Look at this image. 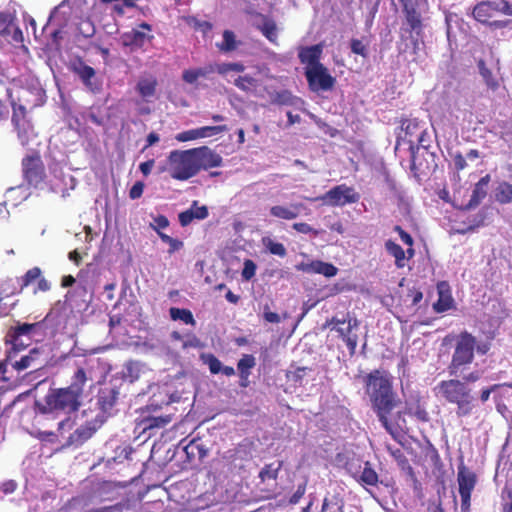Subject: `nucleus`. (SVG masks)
Instances as JSON below:
<instances>
[{
  "label": "nucleus",
  "instance_id": "obj_3",
  "mask_svg": "<svg viewBox=\"0 0 512 512\" xmlns=\"http://www.w3.org/2000/svg\"><path fill=\"white\" fill-rule=\"evenodd\" d=\"M367 392L371 397L379 421L386 431L395 437L397 430L388 420V415L396 406L389 380L380 375L378 371L371 373L367 381Z\"/></svg>",
  "mask_w": 512,
  "mask_h": 512
},
{
  "label": "nucleus",
  "instance_id": "obj_24",
  "mask_svg": "<svg viewBox=\"0 0 512 512\" xmlns=\"http://www.w3.org/2000/svg\"><path fill=\"white\" fill-rule=\"evenodd\" d=\"M359 326V321L356 318H349L347 320V327H337L336 331L340 334L343 340L346 342L351 353H354L357 343L358 336L352 331Z\"/></svg>",
  "mask_w": 512,
  "mask_h": 512
},
{
  "label": "nucleus",
  "instance_id": "obj_62",
  "mask_svg": "<svg viewBox=\"0 0 512 512\" xmlns=\"http://www.w3.org/2000/svg\"><path fill=\"white\" fill-rule=\"evenodd\" d=\"M17 488V483L14 480H7L2 483L0 489L4 494H11Z\"/></svg>",
  "mask_w": 512,
  "mask_h": 512
},
{
  "label": "nucleus",
  "instance_id": "obj_20",
  "mask_svg": "<svg viewBox=\"0 0 512 512\" xmlns=\"http://www.w3.org/2000/svg\"><path fill=\"white\" fill-rule=\"evenodd\" d=\"M152 38V35H148L137 29H132L129 32L123 33L120 39L123 46L129 47L131 51H136L143 48L145 43Z\"/></svg>",
  "mask_w": 512,
  "mask_h": 512
},
{
  "label": "nucleus",
  "instance_id": "obj_52",
  "mask_svg": "<svg viewBox=\"0 0 512 512\" xmlns=\"http://www.w3.org/2000/svg\"><path fill=\"white\" fill-rule=\"evenodd\" d=\"M169 221L168 219L163 215H158L154 217L153 222L150 223V227L154 229L155 231L161 232L160 229H164L168 227Z\"/></svg>",
  "mask_w": 512,
  "mask_h": 512
},
{
  "label": "nucleus",
  "instance_id": "obj_46",
  "mask_svg": "<svg viewBox=\"0 0 512 512\" xmlns=\"http://www.w3.org/2000/svg\"><path fill=\"white\" fill-rule=\"evenodd\" d=\"M158 235L164 243H166L170 246L169 251H168L170 254L179 250L183 246V243L181 241H179L178 239H174L165 233L158 232Z\"/></svg>",
  "mask_w": 512,
  "mask_h": 512
},
{
  "label": "nucleus",
  "instance_id": "obj_8",
  "mask_svg": "<svg viewBox=\"0 0 512 512\" xmlns=\"http://www.w3.org/2000/svg\"><path fill=\"white\" fill-rule=\"evenodd\" d=\"M475 346L476 339L470 333L463 332L459 335L449 367L450 374L456 375L461 366L472 362Z\"/></svg>",
  "mask_w": 512,
  "mask_h": 512
},
{
  "label": "nucleus",
  "instance_id": "obj_50",
  "mask_svg": "<svg viewBox=\"0 0 512 512\" xmlns=\"http://www.w3.org/2000/svg\"><path fill=\"white\" fill-rule=\"evenodd\" d=\"M171 417L166 416H159V417H152L148 420L147 428H160L166 426L168 423H170Z\"/></svg>",
  "mask_w": 512,
  "mask_h": 512
},
{
  "label": "nucleus",
  "instance_id": "obj_4",
  "mask_svg": "<svg viewBox=\"0 0 512 512\" xmlns=\"http://www.w3.org/2000/svg\"><path fill=\"white\" fill-rule=\"evenodd\" d=\"M12 106V124L15 128H28L33 125L32 109L42 106L46 100L45 90L39 86L21 87L16 103L11 90V98L6 97Z\"/></svg>",
  "mask_w": 512,
  "mask_h": 512
},
{
  "label": "nucleus",
  "instance_id": "obj_27",
  "mask_svg": "<svg viewBox=\"0 0 512 512\" xmlns=\"http://www.w3.org/2000/svg\"><path fill=\"white\" fill-rule=\"evenodd\" d=\"M281 467L282 462L278 460L265 465L259 473V478L261 479V482H267L268 486L274 487L275 481L277 479Z\"/></svg>",
  "mask_w": 512,
  "mask_h": 512
},
{
  "label": "nucleus",
  "instance_id": "obj_6",
  "mask_svg": "<svg viewBox=\"0 0 512 512\" xmlns=\"http://www.w3.org/2000/svg\"><path fill=\"white\" fill-rule=\"evenodd\" d=\"M498 14L512 16V3L506 0H483L478 2L472 10V16L476 21L494 28H506L509 20L491 21Z\"/></svg>",
  "mask_w": 512,
  "mask_h": 512
},
{
  "label": "nucleus",
  "instance_id": "obj_39",
  "mask_svg": "<svg viewBox=\"0 0 512 512\" xmlns=\"http://www.w3.org/2000/svg\"><path fill=\"white\" fill-rule=\"evenodd\" d=\"M263 245L266 249L273 255H277L279 257H284L287 254L286 248L282 243L275 242L269 237H265L262 240Z\"/></svg>",
  "mask_w": 512,
  "mask_h": 512
},
{
  "label": "nucleus",
  "instance_id": "obj_17",
  "mask_svg": "<svg viewBox=\"0 0 512 512\" xmlns=\"http://www.w3.org/2000/svg\"><path fill=\"white\" fill-rule=\"evenodd\" d=\"M70 70L76 74L82 83L91 91L95 90L92 79L96 76V71L93 67L87 65L81 57H77L70 63Z\"/></svg>",
  "mask_w": 512,
  "mask_h": 512
},
{
  "label": "nucleus",
  "instance_id": "obj_53",
  "mask_svg": "<svg viewBox=\"0 0 512 512\" xmlns=\"http://www.w3.org/2000/svg\"><path fill=\"white\" fill-rule=\"evenodd\" d=\"M206 363L208 364L211 373L218 374L221 372L223 365L215 356H207Z\"/></svg>",
  "mask_w": 512,
  "mask_h": 512
},
{
  "label": "nucleus",
  "instance_id": "obj_10",
  "mask_svg": "<svg viewBox=\"0 0 512 512\" xmlns=\"http://www.w3.org/2000/svg\"><path fill=\"white\" fill-rule=\"evenodd\" d=\"M46 403L50 410L70 413L78 409L80 398L66 387L51 391L46 397Z\"/></svg>",
  "mask_w": 512,
  "mask_h": 512
},
{
  "label": "nucleus",
  "instance_id": "obj_13",
  "mask_svg": "<svg viewBox=\"0 0 512 512\" xmlns=\"http://www.w3.org/2000/svg\"><path fill=\"white\" fill-rule=\"evenodd\" d=\"M23 173L29 185L38 188L44 180V166L39 156L30 155L22 161Z\"/></svg>",
  "mask_w": 512,
  "mask_h": 512
},
{
  "label": "nucleus",
  "instance_id": "obj_30",
  "mask_svg": "<svg viewBox=\"0 0 512 512\" xmlns=\"http://www.w3.org/2000/svg\"><path fill=\"white\" fill-rule=\"evenodd\" d=\"M493 196L500 204L512 203V184L506 181L499 182L493 191Z\"/></svg>",
  "mask_w": 512,
  "mask_h": 512
},
{
  "label": "nucleus",
  "instance_id": "obj_22",
  "mask_svg": "<svg viewBox=\"0 0 512 512\" xmlns=\"http://www.w3.org/2000/svg\"><path fill=\"white\" fill-rule=\"evenodd\" d=\"M348 471L362 485L375 486L378 483V475L369 462H365L363 466L360 465L358 470L352 471L348 468Z\"/></svg>",
  "mask_w": 512,
  "mask_h": 512
},
{
  "label": "nucleus",
  "instance_id": "obj_29",
  "mask_svg": "<svg viewBox=\"0 0 512 512\" xmlns=\"http://www.w3.org/2000/svg\"><path fill=\"white\" fill-rule=\"evenodd\" d=\"M156 87L157 80L155 77H142L136 85V90L143 99L148 100L155 95Z\"/></svg>",
  "mask_w": 512,
  "mask_h": 512
},
{
  "label": "nucleus",
  "instance_id": "obj_40",
  "mask_svg": "<svg viewBox=\"0 0 512 512\" xmlns=\"http://www.w3.org/2000/svg\"><path fill=\"white\" fill-rule=\"evenodd\" d=\"M38 328H39L38 323H35V324L23 323V324L17 325L11 334L21 336V337H26L27 340H31V337L33 336L35 330Z\"/></svg>",
  "mask_w": 512,
  "mask_h": 512
},
{
  "label": "nucleus",
  "instance_id": "obj_64",
  "mask_svg": "<svg viewBox=\"0 0 512 512\" xmlns=\"http://www.w3.org/2000/svg\"><path fill=\"white\" fill-rule=\"evenodd\" d=\"M10 36H11L12 40L16 43H21L24 40L22 30L15 24L12 28Z\"/></svg>",
  "mask_w": 512,
  "mask_h": 512
},
{
  "label": "nucleus",
  "instance_id": "obj_41",
  "mask_svg": "<svg viewBox=\"0 0 512 512\" xmlns=\"http://www.w3.org/2000/svg\"><path fill=\"white\" fill-rule=\"evenodd\" d=\"M255 358L252 355H244L239 361H238V370L240 371V375L242 378H247L250 374V369L255 366Z\"/></svg>",
  "mask_w": 512,
  "mask_h": 512
},
{
  "label": "nucleus",
  "instance_id": "obj_9",
  "mask_svg": "<svg viewBox=\"0 0 512 512\" xmlns=\"http://www.w3.org/2000/svg\"><path fill=\"white\" fill-rule=\"evenodd\" d=\"M304 75L309 89L315 93L330 91L336 83L335 77L329 73L324 65L315 68H304Z\"/></svg>",
  "mask_w": 512,
  "mask_h": 512
},
{
  "label": "nucleus",
  "instance_id": "obj_26",
  "mask_svg": "<svg viewBox=\"0 0 512 512\" xmlns=\"http://www.w3.org/2000/svg\"><path fill=\"white\" fill-rule=\"evenodd\" d=\"M146 371V367L143 363L139 361H128L124 364L122 369V377L124 380L133 383L137 381L142 374Z\"/></svg>",
  "mask_w": 512,
  "mask_h": 512
},
{
  "label": "nucleus",
  "instance_id": "obj_59",
  "mask_svg": "<svg viewBox=\"0 0 512 512\" xmlns=\"http://www.w3.org/2000/svg\"><path fill=\"white\" fill-rule=\"evenodd\" d=\"M144 190V184L142 182H136L130 189L129 196L131 199H138L141 197Z\"/></svg>",
  "mask_w": 512,
  "mask_h": 512
},
{
  "label": "nucleus",
  "instance_id": "obj_60",
  "mask_svg": "<svg viewBox=\"0 0 512 512\" xmlns=\"http://www.w3.org/2000/svg\"><path fill=\"white\" fill-rule=\"evenodd\" d=\"M337 272H338L337 267H335L333 264L325 262L322 272H321V275H324L325 277L330 278V277H334L337 274Z\"/></svg>",
  "mask_w": 512,
  "mask_h": 512
},
{
  "label": "nucleus",
  "instance_id": "obj_37",
  "mask_svg": "<svg viewBox=\"0 0 512 512\" xmlns=\"http://www.w3.org/2000/svg\"><path fill=\"white\" fill-rule=\"evenodd\" d=\"M169 312L173 320H180L185 324L195 325V320L190 310L172 307Z\"/></svg>",
  "mask_w": 512,
  "mask_h": 512
},
{
  "label": "nucleus",
  "instance_id": "obj_14",
  "mask_svg": "<svg viewBox=\"0 0 512 512\" xmlns=\"http://www.w3.org/2000/svg\"><path fill=\"white\" fill-rule=\"evenodd\" d=\"M405 132L404 136H399V138L403 142L409 143V150L411 152L412 161L415 162V150L419 148L427 149L431 142L433 136L436 137V130H432V132H428L427 130H422L420 133L415 134L416 130H403Z\"/></svg>",
  "mask_w": 512,
  "mask_h": 512
},
{
  "label": "nucleus",
  "instance_id": "obj_11",
  "mask_svg": "<svg viewBox=\"0 0 512 512\" xmlns=\"http://www.w3.org/2000/svg\"><path fill=\"white\" fill-rule=\"evenodd\" d=\"M359 199L360 195L355 189L345 184L338 185L327 191L324 195L315 198V200H321L324 204L329 206H344L346 204L356 203Z\"/></svg>",
  "mask_w": 512,
  "mask_h": 512
},
{
  "label": "nucleus",
  "instance_id": "obj_12",
  "mask_svg": "<svg viewBox=\"0 0 512 512\" xmlns=\"http://www.w3.org/2000/svg\"><path fill=\"white\" fill-rule=\"evenodd\" d=\"M457 482L461 497V511L469 512L471 492L474 490L476 485V475L469 471L465 466H460L457 473Z\"/></svg>",
  "mask_w": 512,
  "mask_h": 512
},
{
  "label": "nucleus",
  "instance_id": "obj_16",
  "mask_svg": "<svg viewBox=\"0 0 512 512\" xmlns=\"http://www.w3.org/2000/svg\"><path fill=\"white\" fill-rule=\"evenodd\" d=\"M193 154L196 162L197 172L219 167L222 164V157L206 146L194 148Z\"/></svg>",
  "mask_w": 512,
  "mask_h": 512
},
{
  "label": "nucleus",
  "instance_id": "obj_58",
  "mask_svg": "<svg viewBox=\"0 0 512 512\" xmlns=\"http://www.w3.org/2000/svg\"><path fill=\"white\" fill-rule=\"evenodd\" d=\"M263 318L269 323H279L281 322V317L279 314L269 311L268 306L264 307Z\"/></svg>",
  "mask_w": 512,
  "mask_h": 512
},
{
  "label": "nucleus",
  "instance_id": "obj_7",
  "mask_svg": "<svg viewBox=\"0 0 512 512\" xmlns=\"http://www.w3.org/2000/svg\"><path fill=\"white\" fill-rule=\"evenodd\" d=\"M197 167L192 149L174 150L168 156L167 171L173 179L188 180L198 173Z\"/></svg>",
  "mask_w": 512,
  "mask_h": 512
},
{
  "label": "nucleus",
  "instance_id": "obj_2",
  "mask_svg": "<svg viewBox=\"0 0 512 512\" xmlns=\"http://www.w3.org/2000/svg\"><path fill=\"white\" fill-rule=\"evenodd\" d=\"M367 392L371 397L379 421L386 431L395 437L397 430L388 420V415L396 406L389 380L380 375L378 371L371 373L367 381Z\"/></svg>",
  "mask_w": 512,
  "mask_h": 512
},
{
  "label": "nucleus",
  "instance_id": "obj_54",
  "mask_svg": "<svg viewBox=\"0 0 512 512\" xmlns=\"http://www.w3.org/2000/svg\"><path fill=\"white\" fill-rule=\"evenodd\" d=\"M41 275V270L38 267H34L32 269H29L24 278H23V285L28 286L31 282L39 278Z\"/></svg>",
  "mask_w": 512,
  "mask_h": 512
},
{
  "label": "nucleus",
  "instance_id": "obj_63",
  "mask_svg": "<svg viewBox=\"0 0 512 512\" xmlns=\"http://www.w3.org/2000/svg\"><path fill=\"white\" fill-rule=\"evenodd\" d=\"M305 493V485H299L296 489V491L291 496L289 502L291 504H296L299 502V500L303 497Z\"/></svg>",
  "mask_w": 512,
  "mask_h": 512
},
{
  "label": "nucleus",
  "instance_id": "obj_35",
  "mask_svg": "<svg viewBox=\"0 0 512 512\" xmlns=\"http://www.w3.org/2000/svg\"><path fill=\"white\" fill-rule=\"evenodd\" d=\"M217 47L222 52L234 51L237 48L235 34L230 30H225L223 32V41L222 43H218Z\"/></svg>",
  "mask_w": 512,
  "mask_h": 512
},
{
  "label": "nucleus",
  "instance_id": "obj_1",
  "mask_svg": "<svg viewBox=\"0 0 512 512\" xmlns=\"http://www.w3.org/2000/svg\"><path fill=\"white\" fill-rule=\"evenodd\" d=\"M121 383L111 381L101 388L97 395L99 412L84 425L75 430L69 437L70 443L80 445L88 440L99 429L106 419L113 414L114 407L121 395Z\"/></svg>",
  "mask_w": 512,
  "mask_h": 512
},
{
  "label": "nucleus",
  "instance_id": "obj_42",
  "mask_svg": "<svg viewBox=\"0 0 512 512\" xmlns=\"http://www.w3.org/2000/svg\"><path fill=\"white\" fill-rule=\"evenodd\" d=\"M272 104L291 105V104H293V95L287 89H282L280 91H276V93L273 94Z\"/></svg>",
  "mask_w": 512,
  "mask_h": 512
},
{
  "label": "nucleus",
  "instance_id": "obj_5",
  "mask_svg": "<svg viewBox=\"0 0 512 512\" xmlns=\"http://www.w3.org/2000/svg\"><path fill=\"white\" fill-rule=\"evenodd\" d=\"M436 395L444 398L449 403L457 405L456 414L458 417L468 416L474 409L471 390L460 380L441 381L434 388Z\"/></svg>",
  "mask_w": 512,
  "mask_h": 512
},
{
  "label": "nucleus",
  "instance_id": "obj_49",
  "mask_svg": "<svg viewBox=\"0 0 512 512\" xmlns=\"http://www.w3.org/2000/svg\"><path fill=\"white\" fill-rule=\"evenodd\" d=\"M255 273L256 264L250 259L245 260L244 267L242 270V278L248 281L255 276Z\"/></svg>",
  "mask_w": 512,
  "mask_h": 512
},
{
  "label": "nucleus",
  "instance_id": "obj_28",
  "mask_svg": "<svg viewBox=\"0 0 512 512\" xmlns=\"http://www.w3.org/2000/svg\"><path fill=\"white\" fill-rule=\"evenodd\" d=\"M235 86L240 90L252 93L258 97H264V95L259 91L260 84L257 79L253 78L249 75L239 76L235 82Z\"/></svg>",
  "mask_w": 512,
  "mask_h": 512
},
{
  "label": "nucleus",
  "instance_id": "obj_25",
  "mask_svg": "<svg viewBox=\"0 0 512 512\" xmlns=\"http://www.w3.org/2000/svg\"><path fill=\"white\" fill-rule=\"evenodd\" d=\"M490 182V175H485L476 184L473 189L471 198L467 204L468 209H472L480 204L487 195V186Z\"/></svg>",
  "mask_w": 512,
  "mask_h": 512
},
{
  "label": "nucleus",
  "instance_id": "obj_48",
  "mask_svg": "<svg viewBox=\"0 0 512 512\" xmlns=\"http://www.w3.org/2000/svg\"><path fill=\"white\" fill-rule=\"evenodd\" d=\"M188 23L193 26L196 30H200L204 34L208 33L212 29V24L208 21H199L195 17H190Z\"/></svg>",
  "mask_w": 512,
  "mask_h": 512
},
{
  "label": "nucleus",
  "instance_id": "obj_56",
  "mask_svg": "<svg viewBox=\"0 0 512 512\" xmlns=\"http://www.w3.org/2000/svg\"><path fill=\"white\" fill-rule=\"evenodd\" d=\"M198 75V78H206L210 74L217 72V64H209L204 67H200L195 69Z\"/></svg>",
  "mask_w": 512,
  "mask_h": 512
},
{
  "label": "nucleus",
  "instance_id": "obj_15",
  "mask_svg": "<svg viewBox=\"0 0 512 512\" xmlns=\"http://www.w3.org/2000/svg\"><path fill=\"white\" fill-rule=\"evenodd\" d=\"M40 355L41 350L39 348H33L27 355L22 356L19 360H15L14 352H8L6 362H8L13 369L21 372L29 368H38L42 364Z\"/></svg>",
  "mask_w": 512,
  "mask_h": 512
},
{
  "label": "nucleus",
  "instance_id": "obj_55",
  "mask_svg": "<svg viewBox=\"0 0 512 512\" xmlns=\"http://www.w3.org/2000/svg\"><path fill=\"white\" fill-rule=\"evenodd\" d=\"M292 227L297 232L302 233V234L312 233L314 236H317L319 234V232L317 230H315L313 227H311L307 223H303V222H301V223H294Z\"/></svg>",
  "mask_w": 512,
  "mask_h": 512
},
{
  "label": "nucleus",
  "instance_id": "obj_32",
  "mask_svg": "<svg viewBox=\"0 0 512 512\" xmlns=\"http://www.w3.org/2000/svg\"><path fill=\"white\" fill-rule=\"evenodd\" d=\"M87 380H88V378L86 376L85 371L82 368H79L75 372L70 386H68L67 388L70 391L74 392V394L77 397L81 398L83 389H84V386H85Z\"/></svg>",
  "mask_w": 512,
  "mask_h": 512
},
{
  "label": "nucleus",
  "instance_id": "obj_61",
  "mask_svg": "<svg viewBox=\"0 0 512 512\" xmlns=\"http://www.w3.org/2000/svg\"><path fill=\"white\" fill-rule=\"evenodd\" d=\"M193 219L194 217L190 209L183 211L179 214V222L182 226L189 225Z\"/></svg>",
  "mask_w": 512,
  "mask_h": 512
},
{
  "label": "nucleus",
  "instance_id": "obj_57",
  "mask_svg": "<svg viewBox=\"0 0 512 512\" xmlns=\"http://www.w3.org/2000/svg\"><path fill=\"white\" fill-rule=\"evenodd\" d=\"M182 79L189 84H194L199 78L195 69H187L182 73Z\"/></svg>",
  "mask_w": 512,
  "mask_h": 512
},
{
  "label": "nucleus",
  "instance_id": "obj_44",
  "mask_svg": "<svg viewBox=\"0 0 512 512\" xmlns=\"http://www.w3.org/2000/svg\"><path fill=\"white\" fill-rule=\"evenodd\" d=\"M244 70L245 66L240 62L217 64V73L222 75H225L231 71L240 73Z\"/></svg>",
  "mask_w": 512,
  "mask_h": 512
},
{
  "label": "nucleus",
  "instance_id": "obj_47",
  "mask_svg": "<svg viewBox=\"0 0 512 512\" xmlns=\"http://www.w3.org/2000/svg\"><path fill=\"white\" fill-rule=\"evenodd\" d=\"M11 337V343H12V350L10 352H14L16 354L17 351L24 349L29 345V341L26 337L17 336L14 334L10 335Z\"/></svg>",
  "mask_w": 512,
  "mask_h": 512
},
{
  "label": "nucleus",
  "instance_id": "obj_21",
  "mask_svg": "<svg viewBox=\"0 0 512 512\" xmlns=\"http://www.w3.org/2000/svg\"><path fill=\"white\" fill-rule=\"evenodd\" d=\"M303 512H318L317 507L313 509V502H310ZM321 512H344V500L338 493L328 494L322 504Z\"/></svg>",
  "mask_w": 512,
  "mask_h": 512
},
{
  "label": "nucleus",
  "instance_id": "obj_19",
  "mask_svg": "<svg viewBox=\"0 0 512 512\" xmlns=\"http://www.w3.org/2000/svg\"><path fill=\"white\" fill-rule=\"evenodd\" d=\"M403 7L405 20L409 32H415L417 36L422 33L423 24L420 12L408 0H399Z\"/></svg>",
  "mask_w": 512,
  "mask_h": 512
},
{
  "label": "nucleus",
  "instance_id": "obj_43",
  "mask_svg": "<svg viewBox=\"0 0 512 512\" xmlns=\"http://www.w3.org/2000/svg\"><path fill=\"white\" fill-rule=\"evenodd\" d=\"M208 130H186L182 133H179L176 136V139L180 142H186L190 140H194L197 138H204L207 136H211L212 134L206 133Z\"/></svg>",
  "mask_w": 512,
  "mask_h": 512
},
{
  "label": "nucleus",
  "instance_id": "obj_31",
  "mask_svg": "<svg viewBox=\"0 0 512 512\" xmlns=\"http://www.w3.org/2000/svg\"><path fill=\"white\" fill-rule=\"evenodd\" d=\"M386 251L395 258V265L398 268L406 266V256L403 248L392 240H387L385 243Z\"/></svg>",
  "mask_w": 512,
  "mask_h": 512
},
{
  "label": "nucleus",
  "instance_id": "obj_38",
  "mask_svg": "<svg viewBox=\"0 0 512 512\" xmlns=\"http://www.w3.org/2000/svg\"><path fill=\"white\" fill-rule=\"evenodd\" d=\"M13 26L14 17L10 13L0 12V36H10Z\"/></svg>",
  "mask_w": 512,
  "mask_h": 512
},
{
  "label": "nucleus",
  "instance_id": "obj_33",
  "mask_svg": "<svg viewBox=\"0 0 512 512\" xmlns=\"http://www.w3.org/2000/svg\"><path fill=\"white\" fill-rule=\"evenodd\" d=\"M258 29L271 43L277 44L278 29L274 20L265 17Z\"/></svg>",
  "mask_w": 512,
  "mask_h": 512
},
{
  "label": "nucleus",
  "instance_id": "obj_36",
  "mask_svg": "<svg viewBox=\"0 0 512 512\" xmlns=\"http://www.w3.org/2000/svg\"><path fill=\"white\" fill-rule=\"evenodd\" d=\"M478 68L481 76L483 77L486 85L492 89L496 90L499 86L498 81L494 78L492 71L486 67L484 60L478 61Z\"/></svg>",
  "mask_w": 512,
  "mask_h": 512
},
{
  "label": "nucleus",
  "instance_id": "obj_51",
  "mask_svg": "<svg viewBox=\"0 0 512 512\" xmlns=\"http://www.w3.org/2000/svg\"><path fill=\"white\" fill-rule=\"evenodd\" d=\"M194 219L203 220L208 217V209L206 206H197V202L194 201L190 208Z\"/></svg>",
  "mask_w": 512,
  "mask_h": 512
},
{
  "label": "nucleus",
  "instance_id": "obj_34",
  "mask_svg": "<svg viewBox=\"0 0 512 512\" xmlns=\"http://www.w3.org/2000/svg\"><path fill=\"white\" fill-rule=\"evenodd\" d=\"M6 196L9 201H12V204L14 206H17L20 202L25 200L29 193L27 192V188L25 186H17V187H10L6 191Z\"/></svg>",
  "mask_w": 512,
  "mask_h": 512
},
{
  "label": "nucleus",
  "instance_id": "obj_23",
  "mask_svg": "<svg viewBox=\"0 0 512 512\" xmlns=\"http://www.w3.org/2000/svg\"><path fill=\"white\" fill-rule=\"evenodd\" d=\"M303 204L294 203L289 205H275L270 208V214L278 219L293 220L296 219L303 208Z\"/></svg>",
  "mask_w": 512,
  "mask_h": 512
},
{
  "label": "nucleus",
  "instance_id": "obj_45",
  "mask_svg": "<svg viewBox=\"0 0 512 512\" xmlns=\"http://www.w3.org/2000/svg\"><path fill=\"white\" fill-rule=\"evenodd\" d=\"M350 48H351V51L354 54L360 55L363 58H367L368 57L367 45L365 43H363L362 40H359V39H356V38L351 39V41H350Z\"/></svg>",
  "mask_w": 512,
  "mask_h": 512
},
{
  "label": "nucleus",
  "instance_id": "obj_18",
  "mask_svg": "<svg viewBox=\"0 0 512 512\" xmlns=\"http://www.w3.org/2000/svg\"><path fill=\"white\" fill-rule=\"evenodd\" d=\"M323 53V45L315 44L312 46L301 47L298 51V58L300 62L305 65V68H315L323 65L320 62Z\"/></svg>",
  "mask_w": 512,
  "mask_h": 512
}]
</instances>
